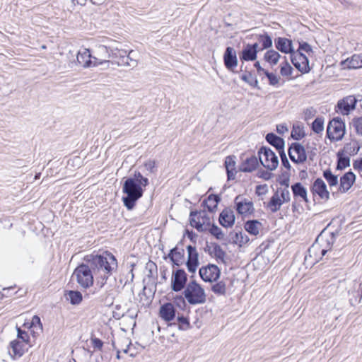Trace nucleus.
<instances>
[{
    "instance_id": "1",
    "label": "nucleus",
    "mask_w": 362,
    "mask_h": 362,
    "mask_svg": "<svg viewBox=\"0 0 362 362\" xmlns=\"http://www.w3.org/2000/svg\"><path fill=\"white\" fill-rule=\"evenodd\" d=\"M117 267L115 257L106 251L102 255H87L85 262L78 265L73 273L77 283L83 288L93 286L94 277L100 288L106 284L107 279Z\"/></svg>"
},
{
    "instance_id": "2",
    "label": "nucleus",
    "mask_w": 362,
    "mask_h": 362,
    "mask_svg": "<svg viewBox=\"0 0 362 362\" xmlns=\"http://www.w3.org/2000/svg\"><path fill=\"white\" fill-rule=\"evenodd\" d=\"M148 185V180L139 173H135L134 177L127 178L123 185L122 192L126 194L122 197L124 205L128 210L134 209L136 202L143 196V187Z\"/></svg>"
},
{
    "instance_id": "3",
    "label": "nucleus",
    "mask_w": 362,
    "mask_h": 362,
    "mask_svg": "<svg viewBox=\"0 0 362 362\" xmlns=\"http://www.w3.org/2000/svg\"><path fill=\"white\" fill-rule=\"evenodd\" d=\"M335 238V233L322 231L317 236L315 243L308 249L310 257L313 255L315 261L320 259L327 252L330 251Z\"/></svg>"
},
{
    "instance_id": "4",
    "label": "nucleus",
    "mask_w": 362,
    "mask_h": 362,
    "mask_svg": "<svg viewBox=\"0 0 362 362\" xmlns=\"http://www.w3.org/2000/svg\"><path fill=\"white\" fill-rule=\"evenodd\" d=\"M183 295L190 305L203 304L206 300L204 289L195 281L187 284Z\"/></svg>"
},
{
    "instance_id": "5",
    "label": "nucleus",
    "mask_w": 362,
    "mask_h": 362,
    "mask_svg": "<svg viewBox=\"0 0 362 362\" xmlns=\"http://www.w3.org/2000/svg\"><path fill=\"white\" fill-rule=\"evenodd\" d=\"M345 134V124L339 117L331 120L327 128V136L331 141H340Z\"/></svg>"
},
{
    "instance_id": "6",
    "label": "nucleus",
    "mask_w": 362,
    "mask_h": 362,
    "mask_svg": "<svg viewBox=\"0 0 362 362\" xmlns=\"http://www.w3.org/2000/svg\"><path fill=\"white\" fill-rule=\"evenodd\" d=\"M189 222L191 226L199 232H203L206 230L210 226V217L204 210L191 211Z\"/></svg>"
},
{
    "instance_id": "7",
    "label": "nucleus",
    "mask_w": 362,
    "mask_h": 362,
    "mask_svg": "<svg viewBox=\"0 0 362 362\" xmlns=\"http://www.w3.org/2000/svg\"><path fill=\"white\" fill-rule=\"evenodd\" d=\"M259 160L262 165L269 170H275L279 165V159L269 148L262 146L258 151Z\"/></svg>"
},
{
    "instance_id": "8",
    "label": "nucleus",
    "mask_w": 362,
    "mask_h": 362,
    "mask_svg": "<svg viewBox=\"0 0 362 362\" xmlns=\"http://www.w3.org/2000/svg\"><path fill=\"white\" fill-rule=\"evenodd\" d=\"M77 63L83 68H89L100 65V59L93 57L90 49L86 48L81 49L76 57Z\"/></svg>"
},
{
    "instance_id": "9",
    "label": "nucleus",
    "mask_w": 362,
    "mask_h": 362,
    "mask_svg": "<svg viewBox=\"0 0 362 362\" xmlns=\"http://www.w3.org/2000/svg\"><path fill=\"white\" fill-rule=\"evenodd\" d=\"M199 276L205 282H216L220 277L221 270L218 266L214 264H209L199 269Z\"/></svg>"
},
{
    "instance_id": "10",
    "label": "nucleus",
    "mask_w": 362,
    "mask_h": 362,
    "mask_svg": "<svg viewBox=\"0 0 362 362\" xmlns=\"http://www.w3.org/2000/svg\"><path fill=\"white\" fill-rule=\"evenodd\" d=\"M187 281V275L183 269L173 271L171 278V288L173 291L178 292L185 288Z\"/></svg>"
},
{
    "instance_id": "11",
    "label": "nucleus",
    "mask_w": 362,
    "mask_h": 362,
    "mask_svg": "<svg viewBox=\"0 0 362 362\" xmlns=\"http://www.w3.org/2000/svg\"><path fill=\"white\" fill-rule=\"evenodd\" d=\"M293 66L301 73L306 74L310 70L308 57L300 52H293L291 55Z\"/></svg>"
},
{
    "instance_id": "12",
    "label": "nucleus",
    "mask_w": 362,
    "mask_h": 362,
    "mask_svg": "<svg viewBox=\"0 0 362 362\" xmlns=\"http://www.w3.org/2000/svg\"><path fill=\"white\" fill-rule=\"evenodd\" d=\"M288 153L290 159L295 163H303L307 160L305 148L299 143H293Z\"/></svg>"
},
{
    "instance_id": "13",
    "label": "nucleus",
    "mask_w": 362,
    "mask_h": 362,
    "mask_svg": "<svg viewBox=\"0 0 362 362\" xmlns=\"http://www.w3.org/2000/svg\"><path fill=\"white\" fill-rule=\"evenodd\" d=\"M102 49L108 54V58L110 59H100V65H104L105 68L108 69L110 66L114 69L115 66H117V64L112 63L116 62L117 61H120V57L123 55V52H125L126 50L118 49L117 48L115 49H108V48L105 46L102 47Z\"/></svg>"
},
{
    "instance_id": "14",
    "label": "nucleus",
    "mask_w": 362,
    "mask_h": 362,
    "mask_svg": "<svg viewBox=\"0 0 362 362\" xmlns=\"http://www.w3.org/2000/svg\"><path fill=\"white\" fill-rule=\"evenodd\" d=\"M234 202L238 213L241 215L251 214L254 211L252 202L243 197L241 195H238L235 198Z\"/></svg>"
},
{
    "instance_id": "15",
    "label": "nucleus",
    "mask_w": 362,
    "mask_h": 362,
    "mask_svg": "<svg viewBox=\"0 0 362 362\" xmlns=\"http://www.w3.org/2000/svg\"><path fill=\"white\" fill-rule=\"evenodd\" d=\"M357 100L353 95H349L337 102V107L341 114L348 115L356 108Z\"/></svg>"
},
{
    "instance_id": "16",
    "label": "nucleus",
    "mask_w": 362,
    "mask_h": 362,
    "mask_svg": "<svg viewBox=\"0 0 362 362\" xmlns=\"http://www.w3.org/2000/svg\"><path fill=\"white\" fill-rule=\"evenodd\" d=\"M311 192L313 195H317L321 199L327 201L329 199V192L327 189L325 182L321 178H317L312 187Z\"/></svg>"
},
{
    "instance_id": "17",
    "label": "nucleus",
    "mask_w": 362,
    "mask_h": 362,
    "mask_svg": "<svg viewBox=\"0 0 362 362\" xmlns=\"http://www.w3.org/2000/svg\"><path fill=\"white\" fill-rule=\"evenodd\" d=\"M187 250L188 253L186 263L187 269L189 272L194 273L199 265V254L196 247L192 245H188Z\"/></svg>"
},
{
    "instance_id": "18",
    "label": "nucleus",
    "mask_w": 362,
    "mask_h": 362,
    "mask_svg": "<svg viewBox=\"0 0 362 362\" xmlns=\"http://www.w3.org/2000/svg\"><path fill=\"white\" fill-rule=\"evenodd\" d=\"M164 258L165 259L169 258L173 266H180L185 261V250L182 247L176 246L171 249L168 256Z\"/></svg>"
},
{
    "instance_id": "19",
    "label": "nucleus",
    "mask_w": 362,
    "mask_h": 362,
    "mask_svg": "<svg viewBox=\"0 0 362 362\" xmlns=\"http://www.w3.org/2000/svg\"><path fill=\"white\" fill-rule=\"evenodd\" d=\"M223 62L226 67L233 71L238 65V59L235 49L231 47H228L226 49L223 55Z\"/></svg>"
},
{
    "instance_id": "20",
    "label": "nucleus",
    "mask_w": 362,
    "mask_h": 362,
    "mask_svg": "<svg viewBox=\"0 0 362 362\" xmlns=\"http://www.w3.org/2000/svg\"><path fill=\"white\" fill-rule=\"evenodd\" d=\"M235 220V214L231 209H224L219 216V223L225 228H230L234 225Z\"/></svg>"
},
{
    "instance_id": "21",
    "label": "nucleus",
    "mask_w": 362,
    "mask_h": 362,
    "mask_svg": "<svg viewBox=\"0 0 362 362\" xmlns=\"http://www.w3.org/2000/svg\"><path fill=\"white\" fill-rule=\"evenodd\" d=\"M355 180L356 175L353 172L349 171L346 173L340 178L339 191L341 193L346 192L352 187Z\"/></svg>"
},
{
    "instance_id": "22",
    "label": "nucleus",
    "mask_w": 362,
    "mask_h": 362,
    "mask_svg": "<svg viewBox=\"0 0 362 362\" xmlns=\"http://www.w3.org/2000/svg\"><path fill=\"white\" fill-rule=\"evenodd\" d=\"M291 188L296 200L303 201L305 203L309 202L307 189L300 182H296L291 185Z\"/></svg>"
},
{
    "instance_id": "23",
    "label": "nucleus",
    "mask_w": 362,
    "mask_h": 362,
    "mask_svg": "<svg viewBox=\"0 0 362 362\" xmlns=\"http://www.w3.org/2000/svg\"><path fill=\"white\" fill-rule=\"evenodd\" d=\"M25 344L21 341L19 339H15L10 342L9 354L13 359L20 358L25 353Z\"/></svg>"
},
{
    "instance_id": "24",
    "label": "nucleus",
    "mask_w": 362,
    "mask_h": 362,
    "mask_svg": "<svg viewBox=\"0 0 362 362\" xmlns=\"http://www.w3.org/2000/svg\"><path fill=\"white\" fill-rule=\"evenodd\" d=\"M259 165V161L255 156H251L243 160L239 165V170L244 173H250L255 170Z\"/></svg>"
},
{
    "instance_id": "25",
    "label": "nucleus",
    "mask_w": 362,
    "mask_h": 362,
    "mask_svg": "<svg viewBox=\"0 0 362 362\" xmlns=\"http://www.w3.org/2000/svg\"><path fill=\"white\" fill-rule=\"evenodd\" d=\"M276 48L283 53H290L291 55L294 52L292 41L285 37H278L275 40Z\"/></svg>"
},
{
    "instance_id": "26",
    "label": "nucleus",
    "mask_w": 362,
    "mask_h": 362,
    "mask_svg": "<svg viewBox=\"0 0 362 362\" xmlns=\"http://www.w3.org/2000/svg\"><path fill=\"white\" fill-rule=\"evenodd\" d=\"M160 316L166 322L173 320L175 317V310L171 303L163 304L160 308Z\"/></svg>"
},
{
    "instance_id": "27",
    "label": "nucleus",
    "mask_w": 362,
    "mask_h": 362,
    "mask_svg": "<svg viewBox=\"0 0 362 362\" xmlns=\"http://www.w3.org/2000/svg\"><path fill=\"white\" fill-rule=\"evenodd\" d=\"M247 235L242 231H231L228 235V242L241 247L249 242Z\"/></svg>"
},
{
    "instance_id": "28",
    "label": "nucleus",
    "mask_w": 362,
    "mask_h": 362,
    "mask_svg": "<svg viewBox=\"0 0 362 362\" xmlns=\"http://www.w3.org/2000/svg\"><path fill=\"white\" fill-rule=\"evenodd\" d=\"M349 301L351 305L362 304V281L355 284L354 290L349 291Z\"/></svg>"
},
{
    "instance_id": "29",
    "label": "nucleus",
    "mask_w": 362,
    "mask_h": 362,
    "mask_svg": "<svg viewBox=\"0 0 362 362\" xmlns=\"http://www.w3.org/2000/svg\"><path fill=\"white\" fill-rule=\"evenodd\" d=\"M235 157L233 156H229L226 158L225 167L227 173V177L228 180H233L235 178L237 173L235 168Z\"/></svg>"
},
{
    "instance_id": "30",
    "label": "nucleus",
    "mask_w": 362,
    "mask_h": 362,
    "mask_svg": "<svg viewBox=\"0 0 362 362\" xmlns=\"http://www.w3.org/2000/svg\"><path fill=\"white\" fill-rule=\"evenodd\" d=\"M123 55L120 57V61H117L115 64L117 66H132L134 67L137 65V62L134 59V52L131 50L127 54V52H123ZM114 63V62H112Z\"/></svg>"
},
{
    "instance_id": "31",
    "label": "nucleus",
    "mask_w": 362,
    "mask_h": 362,
    "mask_svg": "<svg viewBox=\"0 0 362 362\" xmlns=\"http://www.w3.org/2000/svg\"><path fill=\"white\" fill-rule=\"evenodd\" d=\"M209 254L214 257L218 263H226V252L217 243L212 244V248L209 250Z\"/></svg>"
},
{
    "instance_id": "32",
    "label": "nucleus",
    "mask_w": 362,
    "mask_h": 362,
    "mask_svg": "<svg viewBox=\"0 0 362 362\" xmlns=\"http://www.w3.org/2000/svg\"><path fill=\"white\" fill-rule=\"evenodd\" d=\"M266 140L267 141L274 146L276 150L279 151V153L281 152V151H284V140L274 134V133H269L266 136Z\"/></svg>"
},
{
    "instance_id": "33",
    "label": "nucleus",
    "mask_w": 362,
    "mask_h": 362,
    "mask_svg": "<svg viewBox=\"0 0 362 362\" xmlns=\"http://www.w3.org/2000/svg\"><path fill=\"white\" fill-rule=\"evenodd\" d=\"M220 198L216 194H210L206 199H205L202 205L205 206L209 212H214L217 209Z\"/></svg>"
},
{
    "instance_id": "34",
    "label": "nucleus",
    "mask_w": 362,
    "mask_h": 362,
    "mask_svg": "<svg viewBox=\"0 0 362 362\" xmlns=\"http://www.w3.org/2000/svg\"><path fill=\"white\" fill-rule=\"evenodd\" d=\"M360 144L356 140H351L349 143H347L342 151L344 154L351 156L358 153L360 150Z\"/></svg>"
},
{
    "instance_id": "35",
    "label": "nucleus",
    "mask_w": 362,
    "mask_h": 362,
    "mask_svg": "<svg viewBox=\"0 0 362 362\" xmlns=\"http://www.w3.org/2000/svg\"><path fill=\"white\" fill-rule=\"evenodd\" d=\"M261 228L262 223L257 220L247 221L245 224V229L253 235H257Z\"/></svg>"
},
{
    "instance_id": "36",
    "label": "nucleus",
    "mask_w": 362,
    "mask_h": 362,
    "mask_svg": "<svg viewBox=\"0 0 362 362\" xmlns=\"http://www.w3.org/2000/svg\"><path fill=\"white\" fill-rule=\"evenodd\" d=\"M343 64H347L349 69H358L362 67V53L360 54H354L350 59H347L342 62Z\"/></svg>"
},
{
    "instance_id": "37",
    "label": "nucleus",
    "mask_w": 362,
    "mask_h": 362,
    "mask_svg": "<svg viewBox=\"0 0 362 362\" xmlns=\"http://www.w3.org/2000/svg\"><path fill=\"white\" fill-rule=\"evenodd\" d=\"M282 204L283 202L280 196H279V193L275 192L267 204V208H269L272 212L274 213L280 209Z\"/></svg>"
},
{
    "instance_id": "38",
    "label": "nucleus",
    "mask_w": 362,
    "mask_h": 362,
    "mask_svg": "<svg viewBox=\"0 0 362 362\" xmlns=\"http://www.w3.org/2000/svg\"><path fill=\"white\" fill-rule=\"evenodd\" d=\"M257 54L256 51L251 49L250 44H248L243 49L240 59L242 61H254L257 59Z\"/></svg>"
},
{
    "instance_id": "39",
    "label": "nucleus",
    "mask_w": 362,
    "mask_h": 362,
    "mask_svg": "<svg viewBox=\"0 0 362 362\" xmlns=\"http://www.w3.org/2000/svg\"><path fill=\"white\" fill-rule=\"evenodd\" d=\"M337 170H341L350 165V158L349 156H344L343 152L339 151L337 154Z\"/></svg>"
},
{
    "instance_id": "40",
    "label": "nucleus",
    "mask_w": 362,
    "mask_h": 362,
    "mask_svg": "<svg viewBox=\"0 0 362 362\" xmlns=\"http://www.w3.org/2000/svg\"><path fill=\"white\" fill-rule=\"evenodd\" d=\"M66 297L72 305H78L83 299L82 294L78 291H69Z\"/></svg>"
},
{
    "instance_id": "41",
    "label": "nucleus",
    "mask_w": 362,
    "mask_h": 362,
    "mask_svg": "<svg viewBox=\"0 0 362 362\" xmlns=\"http://www.w3.org/2000/svg\"><path fill=\"white\" fill-rule=\"evenodd\" d=\"M281 55L275 50H268L264 54V59L272 65H275L278 63Z\"/></svg>"
},
{
    "instance_id": "42",
    "label": "nucleus",
    "mask_w": 362,
    "mask_h": 362,
    "mask_svg": "<svg viewBox=\"0 0 362 362\" xmlns=\"http://www.w3.org/2000/svg\"><path fill=\"white\" fill-rule=\"evenodd\" d=\"M257 39L259 43L262 45V47L259 48V50H264L272 46V37L267 33L258 35Z\"/></svg>"
},
{
    "instance_id": "43",
    "label": "nucleus",
    "mask_w": 362,
    "mask_h": 362,
    "mask_svg": "<svg viewBox=\"0 0 362 362\" xmlns=\"http://www.w3.org/2000/svg\"><path fill=\"white\" fill-rule=\"evenodd\" d=\"M211 291L218 296H224L226 293V284L223 281H220L213 284Z\"/></svg>"
},
{
    "instance_id": "44",
    "label": "nucleus",
    "mask_w": 362,
    "mask_h": 362,
    "mask_svg": "<svg viewBox=\"0 0 362 362\" xmlns=\"http://www.w3.org/2000/svg\"><path fill=\"white\" fill-rule=\"evenodd\" d=\"M323 177L328 182L330 187L337 186L338 184V177L334 175L329 169H327L323 172Z\"/></svg>"
},
{
    "instance_id": "45",
    "label": "nucleus",
    "mask_w": 362,
    "mask_h": 362,
    "mask_svg": "<svg viewBox=\"0 0 362 362\" xmlns=\"http://www.w3.org/2000/svg\"><path fill=\"white\" fill-rule=\"evenodd\" d=\"M312 129L316 134L321 133L324 129V119L317 117L312 124Z\"/></svg>"
},
{
    "instance_id": "46",
    "label": "nucleus",
    "mask_w": 362,
    "mask_h": 362,
    "mask_svg": "<svg viewBox=\"0 0 362 362\" xmlns=\"http://www.w3.org/2000/svg\"><path fill=\"white\" fill-rule=\"evenodd\" d=\"M240 78L252 87H257L258 86L257 79L254 78L250 72L243 74Z\"/></svg>"
},
{
    "instance_id": "47",
    "label": "nucleus",
    "mask_w": 362,
    "mask_h": 362,
    "mask_svg": "<svg viewBox=\"0 0 362 362\" xmlns=\"http://www.w3.org/2000/svg\"><path fill=\"white\" fill-rule=\"evenodd\" d=\"M209 230L210 233L214 235L218 240H223L224 238V234L222 230L215 224H213Z\"/></svg>"
},
{
    "instance_id": "48",
    "label": "nucleus",
    "mask_w": 362,
    "mask_h": 362,
    "mask_svg": "<svg viewBox=\"0 0 362 362\" xmlns=\"http://www.w3.org/2000/svg\"><path fill=\"white\" fill-rule=\"evenodd\" d=\"M276 193H279V196L281 199L283 203L288 202L291 200V194L288 189L287 188H280L276 191Z\"/></svg>"
},
{
    "instance_id": "49",
    "label": "nucleus",
    "mask_w": 362,
    "mask_h": 362,
    "mask_svg": "<svg viewBox=\"0 0 362 362\" xmlns=\"http://www.w3.org/2000/svg\"><path fill=\"white\" fill-rule=\"evenodd\" d=\"M280 73L283 76H290L292 74L293 68L286 60L281 64Z\"/></svg>"
},
{
    "instance_id": "50",
    "label": "nucleus",
    "mask_w": 362,
    "mask_h": 362,
    "mask_svg": "<svg viewBox=\"0 0 362 362\" xmlns=\"http://www.w3.org/2000/svg\"><path fill=\"white\" fill-rule=\"evenodd\" d=\"M352 125L356 134L362 136V117H354L352 119Z\"/></svg>"
},
{
    "instance_id": "51",
    "label": "nucleus",
    "mask_w": 362,
    "mask_h": 362,
    "mask_svg": "<svg viewBox=\"0 0 362 362\" xmlns=\"http://www.w3.org/2000/svg\"><path fill=\"white\" fill-rule=\"evenodd\" d=\"M304 136L305 134L302 128H300L298 126H293L291 132V136L293 137V139H294L295 140H300L303 137H304Z\"/></svg>"
},
{
    "instance_id": "52",
    "label": "nucleus",
    "mask_w": 362,
    "mask_h": 362,
    "mask_svg": "<svg viewBox=\"0 0 362 362\" xmlns=\"http://www.w3.org/2000/svg\"><path fill=\"white\" fill-rule=\"evenodd\" d=\"M185 298L182 296H176L173 299V303L181 310H184L186 307Z\"/></svg>"
},
{
    "instance_id": "53",
    "label": "nucleus",
    "mask_w": 362,
    "mask_h": 362,
    "mask_svg": "<svg viewBox=\"0 0 362 362\" xmlns=\"http://www.w3.org/2000/svg\"><path fill=\"white\" fill-rule=\"evenodd\" d=\"M177 321L179 322V327L183 330L189 328V322L188 320L184 316H178Z\"/></svg>"
},
{
    "instance_id": "54",
    "label": "nucleus",
    "mask_w": 362,
    "mask_h": 362,
    "mask_svg": "<svg viewBox=\"0 0 362 362\" xmlns=\"http://www.w3.org/2000/svg\"><path fill=\"white\" fill-rule=\"evenodd\" d=\"M265 76L268 78L269 81V84L271 86H276L279 83L280 78L278 77L274 74L270 73V72L267 71L266 73Z\"/></svg>"
},
{
    "instance_id": "55",
    "label": "nucleus",
    "mask_w": 362,
    "mask_h": 362,
    "mask_svg": "<svg viewBox=\"0 0 362 362\" xmlns=\"http://www.w3.org/2000/svg\"><path fill=\"white\" fill-rule=\"evenodd\" d=\"M302 51L305 52L306 53L312 52L313 49L311 46L306 42H302L299 43V47L297 52Z\"/></svg>"
},
{
    "instance_id": "56",
    "label": "nucleus",
    "mask_w": 362,
    "mask_h": 362,
    "mask_svg": "<svg viewBox=\"0 0 362 362\" xmlns=\"http://www.w3.org/2000/svg\"><path fill=\"white\" fill-rule=\"evenodd\" d=\"M279 156H280V158L281 160L282 165L284 166L286 169L290 170L291 165H290L289 161L286 157L284 150L281 151V152H279Z\"/></svg>"
},
{
    "instance_id": "57",
    "label": "nucleus",
    "mask_w": 362,
    "mask_h": 362,
    "mask_svg": "<svg viewBox=\"0 0 362 362\" xmlns=\"http://www.w3.org/2000/svg\"><path fill=\"white\" fill-rule=\"evenodd\" d=\"M18 338L21 339L23 344L27 343L29 340L28 334L20 328H18Z\"/></svg>"
},
{
    "instance_id": "58",
    "label": "nucleus",
    "mask_w": 362,
    "mask_h": 362,
    "mask_svg": "<svg viewBox=\"0 0 362 362\" xmlns=\"http://www.w3.org/2000/svg\"><path fill=\"white\" fill-rule=\"evenodd\" d=\"M91 344L94 349L101 350L103 346V342L98 338L92 337Z\"/></svg>"
},
{
    "instance_id": "59",
    "label": "nucleus",
    "mask_w": 362,
    "mask_h": 362,
    "mask_svg": "<svg viewBox=\"0 0 362 362\" xmlns=\"http://www.w3.org/2000/svg\"><path fill=\"white\" fill-rule=\"evenodd\" d=\"M144 166L147 170L150 171L151 173H153L154 168L156 167V163L154 160H149L145 163Z\"/></svg>"
},
{
    "instance_id": "60",
    "label": "nucleus",
    "mask_w": 362,
    "mask_h": 362,
    "mask_svg": "<svg viewBox=\"0 0 362 362\" xmlns=\"http://www.w3.org/2000/svg\"><path fill=\"white\" fill-rule=\"evenodd\" d=\"M267 192V185H257L256 187V193L258 195L264 194Z\"/></svg>"
},
{
    "instance_id": "61",
    "label": "nucleus",
    "mask_w": 362,
    "mask_h": 362,
    "mask_svg": "<svg viewBox=\"0 0 362 362\" xmlns=\"http://www.w3.org/2000/svg\"><path fill=\"white\" fill-rule=\"evenodd\" d=\"M254 66L257 69V74H266V73L268 71L263 69L261 66L259 62H256L254 64Z\"/></svg>"
},
{
    "instance_id": "62",
    "label": "nucleus",
    "mask_w": 362,
    "mask_h": 362,
    "mask_svg": "<svg viewBox=\"0 0 362 362\" xmlns=\"http://www.w3.org/2000/svg\"><path fill=\"white\" fill-rule=\"evenodd\" d=\"M122 341V344H124L127 346L125 349H122V351L124 354H128L130 350V346L132 345V342L128 339L126 338L123 339Z\"/></svg>"
},
{
    "instance_id": "63",
    "label": "nucleus",
    "mask_w": 362,
    "mask_h": 362,
    "mask_svg": "<svg viewBox=\"0 0 362 362\" xmlns=\"http://www.w3.org/2000/svg\"><path fill=\"white\" fill-rule=\"evenodd\" d=\"M276 131L280 134H284L288 131V128L285 124H279L276 126Z\"/></svg>"
},
{
    "instance_id": "64",
    "label": "nucleus",
    "mask_w": 362,
    "mask_h": 362,
    "mask_svg": "<svg viewBox=\"0 0 362 362\" xmlns=\"http://www.w3.org/2000/svg\"><path fill=\"white\" fill-rule=\"evenodd\" d=\"M353 167L356 170H362V158L355 160L353 163Z\"/></svg>"
}]
</instances>
